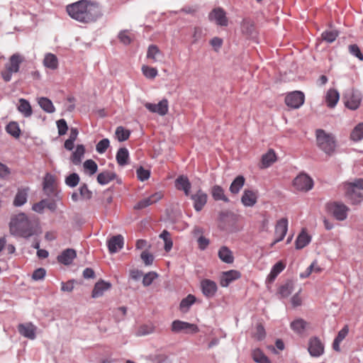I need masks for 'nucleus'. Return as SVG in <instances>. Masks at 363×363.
I'll list each match as a JSON object with an SVG mask.
<instances>
[{
    "label": "nucleus",
    "mask_w": 363,
    "mask_h": 363,
    "mask_svg": "<svg viewBox=\"0 0 363 363\" xmlns=\"http://www.w3.org/2000/svg\"><path fill=\"white\" fill-rule=\"evenodd\" d=\"M211 194L215 201H223L225 203L230 202L229 199L225 194L223 188L219 185H214L211 188Z\"/></svg>",
    "instance_id": "27"
},
{
    "label": "nucleus",
    "mask_w": 363,
    "mask_h": 363,
    "mask_svg": "<svg viewBox=\"0 0 363 363\" xmlns=\"http://www.w3.org/2000/svg\"><path fill=\"white\" fill-rule=\"evenodd\" d=\"M145 107L152 113H156L163 116L168 113L169 104L166 99L161 100L158 104L146 103Z\"/></svg>",
    "instance_id": "12"
},
{
    "label": "nucleus",
    "mask_w": 363,
    "mask_h": 363,
    "mask_svg": "<svg viewBox=\"0 0 363 363\" xmlns=\"http://www.w3.org/2000/svg\"><path fill=\"white\" fill-rule=\"evenodd\" d=\"M141 259L144 261L146 265H150L152 264L154 260V257L152 254L144 251L141 253Z\"/></svg>",
    "instance_id": "64"
},
{
    "label": "nucleus",
    "mask_w": 363,
    "mask_h": 363,
    "mask_svg": "<svg viewBox=\"0 0 363 363\" xmlns=\"http://www.w3.org/2000/svg\"><path fill=\"white\" fill-rule=\"evenodd\" d=\"M158 274L155 272H150L145 274L143 279V284L145 286H148L152 284L153 281L157 279Z\"/></svg>",
    "instance_id": "54"
},
{
    "label": "nucleus",
    "mask_w": 363,
    "mask_h": 363,
    "mask_svg": "<svg viewBox=\"0 0 363 363\" xmlns=\"http://www.w3.org/2000/svg\"><path fill=\"white\" fill-rule=\"evenodd\" d=\"M245 181L243 176H238L231 183L229 188L230 191L233 194H238L244 186Z\"/></svg>",
    "instance_id": "40"
},
{
    "label": "nucleus",
    "mask_w": 363,
    "mask_h": 363,
    "mask_svg": "<svg viewBox=\"0 0 363 363\" xmlns=\"http://www.w3.org/2000/svg\"><path fill=\"white\" fill-rule=\"evenodd\" d=\"M266 333L264 326L262 324H258L256 326L255 337L258 340H262L265 337Z\"/></svg>",
    "instance_id": "63"
},
{
    "label": "nucleus",
    "mask_w": 363,
    "mask_h": 363,
    "mask_svg": "<svg viewBox=\"0 0 363 363\" xmlns=\"http://www.w3.org/2000/svg\"><path fill=\"white\" fill-rule=\"evenodd\" d=\"M201 289L206 298H212L217 292L218 286L214 281L205 279L201 281Z\"/></svg>",
    "instance_id": "15"
},
{
    "label": "nucleus",
    "mask_w": 363,
    "mask_h": 363,
    "mask_svg": "<svg viewBox=\"0 0 363 363\" xmlns=\"http://www.w3.org/2000/svg\"><path fill=\"white\" fill-rule=\"evenodd\" d=\"M294 187L302 191H308L313 186V179L306 174H300L294 180Z\"/></svg>",
    "instance_id": "9"
},
{
    "label": "nucleus",
    "mask_w": 363,
    "mask_h": 363,
    "mask_svg": "<svg viewBox=\"0 0 363 363\" xmlns=\"http://www.w3.org/2000/svg\"><path fill=\"white\" fill-rule=\"evenodd\" d=\"M343 187L345 196L351 204L357 205L363 201V179H356L352 182H346Z\"/></svg>",
    "instance_id": "3"
},
{
    "label": "nucleus",
    "mask_w": 363,
    "mask_h": 363,
    "mask_svg": "<svg viewBox=\"0 0 363 363\" xmlns=\"http://www.w3.org/2000/svg\"><path fill=\"white\" fill-rule=\"evenodd\" d=\"M305 95L301 91H294L288 94L285 97V104L287 106L296 109L304 103Z\"/></svg>",
    "instance_id": "7"
},
{
    "label": "nucleus",
    "mask_w": 363,
    "mask_h": 363,
    "mask_svg": "<svg viewBox=\"0 0 363 363\" xmlns=\"http://www.w3.org/2000/svg\"><path fill=\"white\" fill-rule=\"evenodd\" d=\"M194 203V208L196 211H201L207 203L208 195L203 190L199 189L195 194L189 195Z\"/></svg>",
    "instance_id": "11"
},
{
    "label": "nucleus",
    "mask_w": 363,
    "mask_h": 363,
    "mask_svg": "<svg viewBox=\"0 0 363 363\" xmlns=\"http://www.w3.org/2000/svg\"><path fill=\"white\" fill-rule=\"evenodd\" d=\"M223 39L218 37H214L210 40V45L213 48L214 50L218 52L223 45Z\"/></svg>",
    "instance_id": "62"
},
{
    "label": "nucleus",
    "mask_w": 363,
    "mask_h": 363,
    "mask_svg": "<svg viewBox=\"0 0 363 363\" xmlns=\"http://www.w3.org/2000/svg\"><path fill=\"white\" fill-rule=\"evenodd\" d=\"M111 287V283L105 281L104 280H100L95 284L94 289L92 291L91 296L93 298H99L100 296H102L104 293L106 291L108 290Z\"/></svg>",
    "instance_id": "25"
},
{
    "label": "nucleus",
    "mask_w": 363,
    "mask_h": 363,
    "mask_svg": "<svg viewBox=\"0 0 363 363\" xmlns=\"http://www.w3.org/2000/svg\"><path fill=\"white\" fill-rule=\"evenodd\" d=\"M69 16L81 23H88L96 21L101 12L98 4L88 0H80L66 6Z\"/></svg>",
    "instance_id": "1"
},
{
    "label": "nucleus",
    "mask_w": 363,
    "mask_h": 363,
    "mask_svg": "<svg viewBox=\"0 0 363 363\" xmlns=\"http://www.w3.org/2000/svg\"><path fill=\"white\" fill-rule=\"evenodd\" d=\"M154 327L153 326H149V325H143L141 326L138 331V335H149V334H151L154 332Z\"/></svg>",
    "instance_id": "61"
},
{
    "label": "nucleus",
    "mask_w": 363,
    "mask_h": 363,
    "mask_svg": "<svg viewBox=\"0 0 363 363\" xmlns=\"http://www.w3.org/2000/svg\"><path fill=\"white\" fill-rule=\"evenodd\" d=\"M142 72L144 76L148 79H154L157 75V69L155 67L143 65L142 67Z\"/></svg>",
    "instance_id": "52"
},
{
    "label": "nucleus",
    "mask_w": 363,
    "mask_h": 363,
    "mask_svg": "<svg viewBox=\"0 0 363 363\" xmlns=\"http://www.w3.org/2000/svg\"><path fill=\"white\" fill-rule=\"evenodd\" d=\"M18 329L19 333L23 337L30 340L35 338L36 327L33 324H19Z\"/></svg>",
    "instance_id": "23"
},
{
    "label": "nucleus",
    "mask_w": 363,
    "mask_h": 363,
    "mask_svg": "<svg viewBox=\"0 0 363 363\" xmlns=\"http://www.w3.org/2000/svg\"><path fill=\"white\" fill-rule=\"evenodd\" d=\"M124 239L121 235L111 237L107 241V246L111 254L116 253L123 247Z\"/></svg>",
    "instance_id": "19"
},
{
    "label": "nucleus",
    "mask_w": 363,
    "mask_h": 363,
    "mask_svg": "<svg viewBox=\"0 0 363 363\" xmlns=\"http://www.w3.org/2000/svg\"><path fill=\"white\" fill-rule=\"evenodd\" d=\"M340 99L339 93L334 89H330L325 96V103L329 108H334Z\"/></svg>",
    "instance_id": "30"
},
{
    "label": "nucleus",
    "mask_w": 363,
    "mask_h": 363,
    "mask_svg": "<svg viewBox=\"0 0 363 363\" xmlns=\"http://www.w3.org/2000/svg\"><path fill=\"white\" fill-rule=\"evenodd\" d=\"M294 291V284L292 281H289L284 284L281 285L278 291L279 298H287Z\"/></svg>",
    "instance_id": "41"
},
{
    "label": "nucleus",
    "mask_w": 363,
    "mask_h": 363,
    "mask_svg": "<svg viewBox=\"0 0 363 363\" xmlns=\"http://www.w3.org/2000/svg\"><path fill=\"white\" fill-rule=\"evenodd\" d=\"M28 199V192L26 189H18L13 199V206L20 207L24 205Z\"/></svg>",
    "instance_id": "39"
},
{
    "label": "nucleus",
    "mask_w": 363,
    "mask_h": 363,
    "mask_svg": "<svg viewBox=\"0 0 363 363\" xmlns=\"http://www.w3.org/2000/svg\"><path fill=\"white\" fill-rule=\"evenodd\" d=\"M339 35L337 30H327L322 33L321 38L323 40L328 43H333Z\"/></svg>",
    "instance_id": "43"
},
{
    "label": "nucleus",
    "mask_w": 363,
    "mask_h": 363,
    "mask_svg": "<svg viewBox=\"0 0 363 363\" xmlns=\"http://www.w3.org/2000/svg\"><path fill=\"white\" fill-rule=\"evenodd\" d=\"M241 273L235 269L223 272L220 276V284L222 287H227L233 281L240 279Z\"/></svg>",
    "instance_id": "13"
},
{
    "label": "nucleus",
    "mask_w": 363,
    "mask_h": 363,
    "mask_svg": "<svg viewBox=\"0 0 363 363\" xmlns=\"http://www.w3.org/2000/svg\"><path fill=\"white\" fill-rule=\"evenodd\" d=\"M277 160L274 151L270 149L267 153L262 157V168H267L271 166Z\"/></svg>",
    "instance_id": "34"
},
{
    "label": "nucleus",
    "mask_w": 363,
    "mask_h": 363,
    "mask_svg": "<svg viewBox=\"0 0 363 363\" xmlns=\"http://www.w3.org/2000/svg\"><path fill=\"white\" fill-rule=\"evenodd\" d=\"M110 145V141L108 138L101 140L96 145V150L99 154L104 153Z\"/></svg>",
    "instance_id": "53"
},
{
    "label": "nucleus",
    "mask_w": 363,
    "mask_h": 363,
    "mask_svg": "<svg viewBox=\"0 0 363 363\" xmlns=\"http://www.w3.org/2000/svg\"><path fill=\"white\" fill-rule=\"evenodd\" d=\"M136 174L138 179L141 182L148 179L150 176V172L148 169H144L143 167H140L137 169Z\"/></svg>",
    "instance_id": "55"
},
{
    "label": "nucleus",
    "mask_w": 363,
    "mask_h": 363,
    "mask_svg": "<svg viewBox=\"0 0 363 363\" xmlns=\"http://www.w3.org/2000/svg\"><path fill=\"white\" fill-rule=\"evenodd\" d=\"M18 110L24 116V117L26 118L30 117L33 113L32 108L30 103L28 102V101L24 99H21L19 100Z\"/></svg>",
    "instance_id": "38"
},
{
    "label": "nucleus",
    "mask_w": 363,
    "mask_h": 363,
    "mask_svg": "<svg viewBox=\"0 0 363 363\" xmlns=\"http://www.w3.org/2000/svg\"><path fill=\"white\" fill-rule=\"evenodd\" d=\"M175 186L178 190L183 191L185 196L190 195L191 184L186 176H179L175 180Z\"/></svg>",
    "instance_id": "21"
},
{
    "label": "nucleus",
    "mask_w": 363,
    "mask_h": 363,
    "mask_svg": "<svg viewBox=\"0 0 363 363\" xmlns=\"http://www.w3.org/2000/svg\"><path fill=\"white\" fill-rule=\"evenodd\" d=\"M241 31L247 37H253L255 33L254 22L248 18H245L241 23Z\"/></svg>",
    "instance_id": "29"
},
{
    "label": "nucleus",
    "mask_w": 363,
    "mask_h": 363,
    "mask_svg": "<svg viewBox=\"0 0 363 363\" xmlns=\"http://www.w3.org/2000/svg\"><path fill=\"white\" fill-rule=\"evenodd\" d=\"M83 167L84 171L88 172L90 175L94 174L98 170V165L95 161L93 160H86L84 164Z\"/></svg>",
    "instance_id": "49"
},
{
    "label": "nucleus",
    "mask_w": 363,
    "mask_h": 363,
    "mask_svg": "<svg viewBox=\"0 0 363 363\" xmlns=\"http://www.w3.org/2000/svg\"><path fill=\"white\" fill-rule=\"evenodd\" d=\"M162 194L161 192H156L150 196L139 201L134 206V208L138 210L145 208L151 204L157 202L162 199Z\"/></svg>",
    "instance_id": "20"
},
{
    "label": "nucleus",
    "mask_w": 363,
    "mask_h": 363,
    "mask_svg": "<svg viewBox=\"0 0 363 363\" xmlns=\"http://www.w3.org/2000/svg\"><path fill=\"white\" fill-rule=\"evenodd\" d=\"M349 52L351 55L357 57L359 60H363V54L359 48L356 44L350 45L348 47Z\"/></svg>",
    "instance_id": "57"
},
{
    "label": "nucleus",
    "mask_w": 363,
    "mask_h": 363,
    "mask_svg": "<svg viewBox=\"0 0 363 363\" xmlns=\"http://www.w3.org/2000/svg\"><path fill=\"white\" fill-rule=\"evenodd\" d=\"M210 21H214L217 25L226 26L228 25V18L225 12L221 8L214 9L208 15Z\"/></svg>",
    "instance_id": "17"
},
{
    "label": "nucleus",
    "mask_w": 363,
    "mask_h": 363,
    "mask_svg": "<svg viewBox=\"0 0 363 363\" xmlns=\"http://www.w3.org/2000/svg\"><path fill=\"white\" fill-rule=\"evenodd\" d=\"M120 41L124 45H129L131 43V38L127 30L121 31L118 34Z\"/></svg>",
    "instance_id": "60"
},
{
    "label": "nucleus",
    "mask_w": 363,
    "mask_h": 363,
    "mask_svg": "<svg viewBox=\"0 0 363 363\" xmlns=\"http://www.w3.org/2000/svg\"><path fill=\"white\" fill-rule=\"evenodd\" d=\"M77 257V252L74 249L68 248L62 252L57 256V261L65 265H69Z\"/></svg>",
    "instance_id": "22"
},
{
    "label": "nucleus",
    "mask_w": 363,
    "mask_h": 363,
    "mask_svg": "<svg viewBox=\"0 0 363 363\" xmlns=\"http://www.w3.org/2000/svg\"><path fill=\"white\" fill-rule=\"evenodd\" d=\"M6 132L13 137L18 138L20 136L21 130L16 122H10L6 127Z\"/></svg>",
    "instance_id": "48"
},
{
    "label": "nucleus",
    "mask_w": 363,
    "mask_h": 363,
    "mask_svg": "<svg viewBox=\"0 0 363 363\" xmlns=\"http://www.w3.org/2000/svg\"><path fill=\"white\" fill-rule=\"evenodd\" d=\"M38 103L40 108L48 113H52L55 111V108L50 99L47 97H40Z\"/></svg>",
    "instance_id": "36"
},
{
    "label": "nucleus",
    "mask_w": 363,
    "mask_h": 363,
    "mask_svg": "<svg viewBox=\"0 0 363 363\" xmlns=\"http://www.w3.org/2000/svg\"><path fill=\"white\" fill-rule=\"evenodd\" d=\"M43 65L45 67L55 70L58 67L57 57L54 54L48 53L45 55L43 60Z\"/></svg>",
    "instance_id": "37"
},
{
    "label": "nucleus",
    "mask_w": 363,
    "mask_h": 363,
    "mask_svg": "<svg viewBox=\"0 0 363 363\" xmlns=\"http://www.w3.org/2000/svg\"><path fill=\"white\" fill-rule=\"evenodd\" d=\"M79 191L80 196L84 199L89 200L92 197V192L88 189L86 184H82Z\"/></svg>",
    "instance_id": "56"
},
{
    "label": "nucleus",
    "mask_w": 363,
    "mask_h": 363,
    "mask_svg": "<svg viewBox=\"0 0 363 363\" xmlns=\"http://www.w3.org/2000/svg\"><path fill=\"white\" fill-rule=\"evenodd\" d=\"M252 357L257 363H272L259 348H256L252 351Z\"/></svg>",
    "instance_id": "42"
},
{
    "label": "nucleus",
    "mask_w": 363,
    "mask_h": 363,
    "mask_svg": "<svg viewBox=\"0 0 363 363\" xmlns=\"http://www.w3.org/2000/svg\"><path fill=\"white\" fill-rule=\"evenodd\" d=\"M24 60V57L19 53H14L9 57V62L5 65L6 69L1 72V77L5 82H10L12 74L19 72L20 65Z\"/></svg>",
    "instance_id": "5"
},
{
    "label": "nucleus",
    "mask_w": 363,
    "mask_h": 363,
    "mask_svg": "<svg viewBox=\"0 0 363 363\" xmlns=\"http://www.w3.org/2000/svg\"><path fill=\"white\" fill-rule=\"evenodd\" d=\"M9 230L13 235L28 238L37 233V225L24 213H20L11 218Z\"/></svg>",
    "instance_id": "2"
},
{
    "label": "nucleus",
    "mask_w": 363,
    "mask_h": 363,
    "mask_svg": "<svg viewBox=\"0 0 363 363\" xmlns=\"http://www.w3.org/2000/svg\"><path fill=\"white\" fill-rule=\"evenodd\" d=\"M116 159L119 166L124 167L128 164L129 152L126 147H121L116 153Z\"/></svg>",
    "instance_id": "33"
},
{
    "label": "nucleus",
    "mask_w": 363,
    "mask_h": 363,
    "mask_svg": "<svg viewBox=\"0 0 363 363\" xmlns=\"http://www.w3.org/2000/svg\"><path fill=\"white\" fill-rule=\"evenodd\" d=\"M345 105L351 110H356L359 108L361 103V96L357 91L353 90L347 91L343 96Z\"/></svg>",
    "instance_id": "10"
},
{
    "label": "nucleus",
    "mask_w": 363,
    "mask_h": 363,
    "mask_svg": "<svg viewBox=\"0 0 363 363\" xmlns=\"http://www.w3.org/2000/svg\"><path fill=\"white\" fill-rule=\"evenodd\" d=\"M85 154V147L83 145H77L75 150L72 152L70 157L71 162L74 165H79Z\"/></svg>",
    "instance_id": "28"
},
{
    "label": "nucleus",
    "mask_w": 363,
    "mask_h": 363,
    "mask_svg": "<svg viewBox=\"0 0 363 363\" xmlns=\"http://www.w3.org/2000/svg\"><path fill=\"white\" fill-rule=\"evenodd\" d=\"M309 354L314 357H318L324 353V345L316 337L310 339L308 348Z\"/></svg>",
    "instance_id": "16"
},
{
    "label": "nucleus",
    "mask_w": 363,
    "mask_h": 363,
    "mask_svg": "<svg viewBox=\"0 0 363 363\" xmlns=\"http://www.w3.org/2000/svg\"><path fill=\"white\" fill-rule=\"evenodd\" d=\"M219 259L224 263L232 264L234 262L233 252L226 246H222L218 252Z\"/></svg>",
    "instance_id": "26"
},
{
    "label": "nucleus",
    "mask_w": 363,
    "mask_h": 363,
    "mask_svg": "<svg viewBox=\"0 0 363 363\" xmlns=\"http://www.w3.org/2000/svg\"><path fill=\"white\" fill-rule=\"evenodd\" d=\"M116 138L119 142L127 140L130 135V130L125 129L123 126H118L115 132Z\"/></svg>",
    "instance_id": "46"
},
{
    "label": "nucleus",
    "mask_w": 363,
    "mask_h": 363,
    "mask_svg": "<svg viewBox=\"0 0 363 363\" xmlns=\"http://www.w3.org/2000/svg\"><path fill=\"white\" fill-rule=\"evenodd\" d=\"M196 298L194 295L189 294L183 298L179 303V310L182 313H187L191 306L196 302Z\"/></svg>",
    "instance_id": "32"
},
{
    "label": "nucleus",
    "mask_w": 363,
    "mask_h": 363,
    "mask_svg": "<svg viewBox=\"0 0 363 363\" xmlns=\"http://www.w3.org/2000/svg\"><path fill=\"white\" fill-rule=\"evenodd\" d=\"M43 190L50 197L59 199V192L55 186V179L52 175L47 174L43 181Z\"/></svg>",
    "instance_id": "14"
},
{
    "label": "nucleus",
    "mask_w": 363,
    "mask_h": 363,
    "mask_svg": "<svg viewBox=\"0 0 363 363\" xmlns=\"http://www.w3.org/2000/svg\"><path fill=\"white\" fill-rule=\"evenodd\" d=\"M315 137L318 147L326 155L330 156L335 152L337 144L332 133H328L323 129H317Z\"/></svg>",
    "instance_id": "4"
},
{
    "label": "nucleus",
    "mask_w": 363,
    "mask_h": 363,
    "mask_svg": "<svg viewBox=\"0 0 363 363\" xmlns=\"http://www.w3.org/2000/svg\"><path fill=\"white\" fill-rule=\"evenodd\" d=\"M116 176V174L114 172L104 171L98 174L97 182L101 185H106L108 184L110 182L115 179Z\"/></svg>",
    "instance_id": "35"
},
{
    "label": "nucleus",
    "mask_w": 363,
    "mask_h": 363,
    "mask_svg": "<svg viewBox=\"0 0 363 363\" xmlns=\"http://www.w3.org/2000/svg\"><path fill=\"white\" fill-rule=\"evenodd\" d=\"M162 55L161 51L158 48V47L155 45H150L148 47L147 52V57L148 59H151L153 62H157L158 60L159 56Z\"/></svg>",
    "instance_id": "47"
},
{
    "label": "nucleus",
    "mask_w": 363,
    "mask_h": 363,
    "mask_svg": "<svg viewBox=\"0 0 363 363\" xmlns=\"http://www.w3.org/2000/svg\"><path fill=\"white\" fill-rule=\"evenodd\" d=\"M307 323L301 318L296 319L291 323V328L296 333L301 334L306 327Z\"/></svg>",
    "instance_id": "45"
},
{
    "label": "nucleus",
    "mask_w": 363,
    "mask_h": 363,
    "mask_svg": "<svg viewBox=\"0 0 363 363\" xmlns=\"http://www.w3.org/2000/svg\"><path fill=\"white\" fill-rule=\"evenodd\" d=\"M287 230L288 220L286 218H282L277 222V224L275 225V242H279L283 240L287 233Z\"/></svg>",
    "instance_id": "18"
},
{
    "label": "nucleus",
    "mask_w": 363,
    "mask_h": 363,
    "mask_svg": "<svg viewBox=\"0 0 363 363\" xmlns=\"http://www.w3.org/2000/svg\"><path fill=\"white\" fill-rule=\"evenodd\" d=\"M257 201V195L255 191L245 189L241 197L242 203L247 207L253 206Z\"/></svg>",
    "instance_id": "24"
},
{
    "label": "nucleus",
    "mask_w": 363,
    "mask_h": 363,
    "mask_svg": "<svg viewBox=\"0 0 363 363\" xmlns=\"http://www.w3.org/2000/svg\"><path fill=\"white\" fill-rule=\"evenodd\" d=\"M160 238H162L164 242L165 251H170L173 245L172 240L170 238V233L167 230H164L160 235Z\"/></svg>",
    "instance_id": "50"
},
{
    "label": "nucleus",
    "mask_w": 363,
    "mask_h": 363,
    "mask_svg": "<svg viewBox=\"0 0 363 363\" xmlns=\"http://www.w3.org/2000/svg\"><path fill=\"white\" fill-rule=\"evenodd\" d=\"M311 240V237L303 230L298 235L295 244L297 250H301L308 245Z\"/></svg>",
    "instance_id": "31"
},
{
    "label": "nucleus",
    "mask_w": 363,
    "mask_h": 363,
    "mask_svg": "<svg viewBox=\"0 0 363 363\" xmlns=\"http://www.w3.org/2000/svg\"><path fill=\"white\" fill-rule=\"evenodd\" d=\"M171 330L174 333L196 334L199 331V329L196 324L175 320L172 323Z\"/></svg>",
    "instance_id": "6"
},
{
    "label": "nucleus",
    "mask_w": 363,
    "mask_h": 363,
    "mask_svg": "<svg viewBox=\"0 0 363 363\" xmlns=\"http://www.w3.org/2000/svg\"><path fill=\"white\" fill-rule=\"evenodd\" d=\"M349 210L346 205L340 202H333L329 206L330 212L336 220L340 221L347 218Z\"/></svg>",
    "instance_id": "8"
},
{
    "label": "nucleus",
    "mask_w": 363,
    "mask_h": 363,
    "mask_svg": "<svg viewBox=\"0 0 363 363\" xmlns=\"http://www.w3.org/2000/svg\"><path fill=\"white\" fill-rule=\"evenodd\" d=\"M350 139L354 142L363 139V123H360L354 127L350 134Z\"/></svg>",
    "instance_id": "44"
},
{
    "label": "nucleus",
    "mask_w": 363,
    "mask_h": 363,
    "mask_svg": "<svg viewBox=\"0 0 363 363\" xmlns=\"http://www.w3.org/2000/svg\"><path fill=\"white\" fill-rule=\"evenodd\" d=\"M57 128L59 135H64L66 134L68 126L66 121L64 118L60 119L57 121Z\"/></svg>",
    "instance_id": "58"
},
{
    "label": "nucleus",
    "mask_w": 363,
    "mask_h": 363,
    "mask_svg": "<svg viewBox=\"0 0 363 363\" xmlns=\"http://www.w3.org/2000/svg\"><path fill=\"white\" fill-rule=\"evenodd\" d=\"M46 275V270L44 268H38L34 270L32 274V279L34 281H40L44 279Z\"/></svg>",
    "instance_id": "59"
},
{
    "label": "nucleus",
    "mask_w": 363,
    "mask_h": 363,
    "mask_svg": "<svg viewBox=\"0 0 363 363\" xmlns=\"http://www.w3.org/2000/svg\"><path fill=\"white\" fill-rule=\"evenodd\" d=\"M80 178L78 174L72 173L65 178V184L69 187H75L78 185Z\"/></svg>",
    "instance_id": "51"
}]
</instances>
